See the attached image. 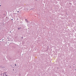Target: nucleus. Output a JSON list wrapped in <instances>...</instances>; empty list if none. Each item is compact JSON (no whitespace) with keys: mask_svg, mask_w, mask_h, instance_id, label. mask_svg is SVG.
<instances>
[{"mask_svg":"<svg viewBox=\"0 0 76 76\" xmlns=\"http://www.w3.org/2000/svg\"><path fill=\"white\" fill-rule=\"evenodd\" d=\"M25 20L27 22V20L26 19Z\"/></svg>","mask_w":76,"mask_h":76,"instance_id":"1","label":"nucleus"},{"mask_svg":"<svg viewBox=\"0 0 76 76\" xmlns=\"http://www.w3.org/2000/svg\"><path fill=\"white\" fill-rule=\"evenodd\" d=\"M5 75L6 76H7L8 75H6V74H5Z\"/></svg>","mask_w":76,"mask_h":76,"instance_id":"2","label":"nucleus"},{"mask_svg":"<svg viewBox=\"0 0 76 76\" xmlns=\"http://www.w3.org/2000/svg\"><path fill=\"white\" fill-rule=\"evenodd\" d=\"M18 29L19 30L20 29V28H18Z\"/></svg>","mask_w":76,"mask_h":76,"instance_id":"3","label":"nucleus"},{"mask_svg":"<svg viewBox=\"0 0 76 76\" xmlns=\"http://www.w3.org/2000/svg\"><path fill=\"white\" fill-rule=\"evenodd\" d=\"M15 66H16V64H15Z\"/></svg>","mask_w":76,"mask_h":76,"instance_id":"4","label":"nucleus"},{"mask_svg":"<svg viewBox=\"0 0 76 76\" xmlns=\"http://www.w3.org/2000/svg\"><path fill=\"white\" fill-rule=\"evenodd\" d=\"M11 20H13V19H12Z\"/></svg>","mask_w":76,"mask_h":76,"instance_id":"5","label":"nucleus"},{"mask_svg":"<svg viewBox=\"0 0 76 76\" xmlns=\"http://www.w3.org/2000/svg\"><path fill=\"white\" fill-rule=\"evenodd\" d=\"M13 70H14V69H13Z\"/></svg>","mask_w":76,"mask_h":76,"instance_id":"6","label":"nucleus"},{"mask_svg":"<svg viewBox=\"0 0 76 76\" xmlns=\"http://www.w3.org/2000/svg\"><path fill=\"white\" fill-rule=\"evenodd\" d=\"M18 12H19V11H18Z\"/></svg>","mask_w":76,"mask_h":76,"instance_id":"7","label":"nucleus"},{"mask_svg":"<svg viewBox=\"0 0 76 76\" xmlns=\"http://www.w3.org/2000/svg\"><path fill=\"white\" fill-rule=\"evenodd\" d=\"M23 38V37H22V39Z\"/></svg>","mask_w":76,"mask_h":76,"instance_id":"8","label":"nucleus"},{"mask_svg":"<svg viewBox=\"0 0 76 76\" xmlns=\"http://www.w3.org/2000/svg\"><path fill=\"white\" fill-rule=\"evenodd\" d=\"M17 20H18V19H17Z\"/></svg>","mask_w":76,"mask_h":76,"instance_id":"9","label":"nucleus"},{"mask_svg":"<svg viewBox=\"0 0 76 76\" xmlns=\"http://www.w3.org/2000/svg\"><path fill=\"white\" fill-rule=\"evenodd\" d=\"M1 6V5H0V7Z\"/></svg>","mask_w":76,"mask_h":76,"instance_id":"10","label":"nucleus"},{"mask_svg":"<svg viewBox=\"0 0 76 76\" xmlns=\"http://www.w3.org/2000/svg\"><path fill=\"white\" fill-rule=\"evenodd\" d=\"M20 28H21V27H20Z\"/></svg>","mask_w":76,"mask_h":76,"instance_id":"11","label":"nucleus"},{"mask_svg":"<svg viewBox=\"0 0 76 76\" xmlns=\"http://www.w3.org/2000/svg\"><path fill=\"white\" fill-rule=\"evenodd\" d=\"M1 75H2V74H1Z\"/></svg>","mask_w":76,"mask_h":76,"instance_id":"12","label":"nucleus"},{"mask_svg":"<svg viewBox=\"0 0 76 76\" xmlns=\"http://www.w3.org/2000/svg\"><path fill=\"white\" fill-rule=\"evenodd\" d=\"M10 33H11V31H10Z\"/></svg>","mask_w":76,"mask_h":76,"instance_id":"13","label":"nucleus"},{"mask_svg":"<svg viewBox=\"0 0 76 76\" xmlns=\"http://www.w3.org/2000/svg\"><path fill=\"white\" fill-rule=\"evenodd\" d=\"M5 73H7V72H5Z\"/></svg>","mask_w":76,"mask_h":76,"instance_id":"14","label":"nucleus"},{"mask_svg":"<svg viewBox=\"0 0 76 76\" xmlns=\"http://www.w3.org/2000/svg\"><path fill=\"white\" fill-rule=\"evenodd\" d=\"M9 40V41H10V40Z\"/></svg>","mask_w":76,"mask_h":76,"instance_id":"15","label":"nucleus"}]
</instances>
